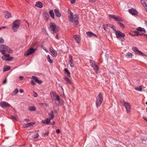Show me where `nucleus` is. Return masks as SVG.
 <instances>
[{
  "mask_svg": "<svg viewBox=\"0 0 147 147\" xmlns=\"http://www.w3.org/2000/svg\"><path fill=\"white\" fill-rule=\"evenodd\" d=\"M103 100V96L102 94L100 93L98 95L96 98V105L97 108L99 107L101 105Z\"/></svg>",
  "mask_w": 147,
  "mask_h": 147,
  "instance_id": "obj_1",
  "label": "nucleus"
},
{
  "mask_svg": "<svg viewBox=\"0 0 147 147\" xmlns=\"http://www.w3.org/2000/svg\"><path fill=\"white\" fill-rule=\"evenodd\" d=\"M69 20L71 22H74L75 24L76 25H77L78 23V15L76 14H75L72 16H68Z\"/></svg>",
  "mask_w": 147,
  "mask_h": 147,
  "instance_id": "obj_2",
  "label": "nucleus"
},
{
  "mask_svg": "<svg viewBox=\"0 0 147 147\" xmlns=\"http://www.w3.org/2000/svg\"><path fill=\"white\" fill-rule=\"evenodd\" d=\"M90 63L91 67L93 68V70L96 73H98L99 72V67L97 65L96 63L93 60H91Z\"/></svg>",
  "mask_w": 147,
  "mask_h": 147,
  "instance_id": "obj_3",
  "label": "nucleus"
},
{
  "mask_svg": "<svg viewBox=\"0 0 147 147\" xmlns=\"http://www.w3.org/2000/svg\"><path fill=\"white\" fill-rule=\"evenodd\" d=\"M116 37L121 41H123L125 40L124 37L125 36V34L119 31H118L115 33Z\"/></svg>",
  "mask_w": 147,
  "mask_h": 147,
  "instance_id": "obj_4",
  "label": "nucleus"
},
{
  "mask_svg": "<svg viewBox=\"0 0 147 147\" xmlns=\"http://www.w3.org/2000/svg\"><path fill=\"white\" fill-rule=\"evenodd\" d=\"M50 94L51 95L52 94L53 95V97H56V98L55 99H54L52 97V96H51V97L52 98V100L58 101V103L57 104L56 103V105H59L60 104V98L59 96L58 95H57L56 94V93L55 92L53 91H51L50 92Z\"/></svg>",
  "mask_w": 147,
  "mask_h": 147,
  "instance_id": "obj_5",
  "label": "nucleus"
},
{
  "mask_svg": "<svg viewBox=\"0 0 147 147\" xmlns=\"http://www.w3.org/2000/svg\"><path fill=\"white\" fill-rule=\"evenodd\" d=\"M50 29L53 31V33H56L59 30V28H56V25L53 22H51L49 24Z\"/></svg>",
  "mask_w": 147,
  "mask_h": 147,
  "instance_id": "obj_6",
  "label": "nucleus"
},
{
  "mask_svg": "<svg viewBox=\"0 0 147 147\" xmlns=\"http://www.w3.org/2000/svg\"><path fill=\"white\" fill-rule=\"evenodd\" d=\"M19 20H16L13 23V26H12V29L13 30L14 32H16L17 31V29L19 27Z\"/></svg>",
  "mask_w": 147,
  "mask_h": 147,
  "instance_id": "obj_7",
  "label": "nucleus"
},
{
  "mask_svg": "<svg viewBox=\"0 0 147 147\" xmlns=\"http://www.w3.org/2000/svg\"><path fill=\"white\" fill-rule=\"evenodd\" d=\"M123 105L125 106L127 112L128 113L130 111L131 108V106L130 104L127 102H126L125 101H123Z\"/></svg>",
  "mask_w": 147,
  "mask_h": 147,
  "instance_id": "obj_8",
  "label": "nucleus"
},
{
  "mask_svg": "<svg viewBox=\"0 0 147 147\" xmlns=\"http://www.w3.org/2000/svg\"><path fill=\"white\" fill-rule=\"evenodd\" d=\"M4 56L2 57V59L7 61H11L13 59V57H10L9 54H7L5 53Z\"/></svg>",
  "mask_w": 147,
  "mask_h": 147,
  "instance_id": "obj_9",
  "label": "nucleus"
},
{
  "mask_svg": "<svg viewBox=\"0 0 147 147\" xmlns=\"http://www.w3.org/2000/svg\"><path fill=\"white\" fill-rule=\"evenodd\" d=\"M0 106L3 108L11 107V105L9 103L5 101H1L0 102Z\"/></svg>",
  "mask_w": 147,
  "mask_h": 147,
  "instance_id": "obj_10",
  "label": "nucleus"
},
{
  "mask_svg": "<svg viewBox=\"0 0 147 147\" xmlns=\"http://www.w3.org/2000/svg\"><path fill=\"white\" fill-rule=\"evenodd\" d=\"M36 49H34L32 48H30L28 50L25 52L24 54L25 56H28L30 54H32L35 52Z\"/></svg>",
  "mask_w": 147,
  "mask_h": 147,
  "instance_id": "obj_11",
  "label": "nucleus"
},
{
  "mask_svg": "<svg viewBox=\"0 0 147 147\" xmlns=\"http://www.w3.org/2000/svg\"><path fill=\"white\" fill-rule=\"evenodd\" d=\"M129 12L134 16H136L138 15V12L134 8H132L128 10Z\"/></svg>",
  "mask_w": 147,
  "mask_h": 147,
  "instance_id": "obj_12",
  "label": "nucleus"
},
{
  "mask_svg": "<svg viewBox=\"0 0 147 147\" xmlns=\"http://www.w3.org/2000/svg\"><path fill=\"white\" fill-rule=\"evenodd\" d=\"M109 17L114 19L115 20L117 21H119L120 20V18L119 17L115 15H109Z\"/></svg>",
  "mask_w": 147,
  "mask_h": 147,
  "instance_id": "obj_13",
  "label": "nucleus"
},
{
  "mask_svg": "<svg viewBox=\"0 0 147 147\" xmlns=\"http://www.w3.org/2000/svg\"><path fill=\"white\" fill-rule=\"evenodd\" d=\"M4 14L6 18H9L11 17V15L10 13L7 11H4Z\"/></svg>",
  "mask_w": 147,
  "mask_h": 147,
  "instance_id": "obj_14",
  "label": "nucleus"
},
{
  "mask_svg": "<svg viewBox=\"0 0 147 147\" xmlns=\"http://www.w3.org/2000/svg\"><path fill=\"white\" fill-rule=\"evenodd\" d=\"M132 50L135 52L136 53H138V54H140L141 55H143V53L141 51L139 50L138 48L136 47H133L132 48Z\"/></svg>",
  "mask_w": 147,
  "mask_h": 147,
  "instance_id": "obj_15",
  "label": "nucleus"
},
{
  "mask_svg": "<svg viewBox=\"0 0 147 147\" xmlns=\"http://www.w3.org/2000/svg\"><path fill=\"white\" fill-rule=\"evenodd\" d=\"M32 78L34 80V81L37 83L40 84L42 83V81L41 80H39L37 77L32 76Z\"/></svg>",
  "mask_w": 147,
  "mask_h": 147,
  "instance_id": "obj_16",
  "label": "nucleus"
},
{
  "mask_svg": "<svg viewBox=\"0 0 147 147\" xmlns=\"http://www.w3.org/2000/svg\"><path fill=\"white\" fill-rule=\"evenodd\" d=\"M86 34L88 36L90 37H92V36H95L96 38L97 37V36L96 34L90 31L87 32Z\"/></svg>",
  "mask_w": 147,
  "mask_h": 147,
  "instance_id": "obj_17",
  "label": "nucleus"
},
{
  "mask_svg": "<svg viewBox=\"0 0 147 147\" xmlns=\"http://www.w3.org/2000/svg\"><path fill=\"white\" fill-rule=\"evenodd\" d=\"M54 11L56 16L58 18L60 17L61 16V14L60 13L58 9H55Z\"/></svg>",
  "mask_w": 147,
  "mask_h": 147,
  "instance_id": "obj_18",
  "label": "nucleus"
},
{
  "mask_svg": "<svg viewBox=\"0 0 147 147\" xmlns=\"http://www.w3.org/2000/svg\"><path fill=\"white\" fill-rule=\"evenodd\" d=\"M73 37L75 39V40L78 43H80V38L78 35H74L73 36Z\"/></svg>",
  "mask_w": 147,
  "mask_h": 147,
  "instance_id": "obj_19",
  "label": "nucleus"
},
{
  "mask_svg": "<svg viewBox=\"0 0 147 147\" xmlns=\"http://www.w3.org/2000/svg\"><path fill=\"white\" fill-rule=\"evenodd\" d=\"M51 120L52 119H50L49 118H47L45 120H42L41 122L43 123H46L47 124H49L50 122V120Z\"/></svg>",
  "mask_w": 147,
  "mask_h": 147,
  "instance_id": "obj_20",
  "label": "nucleus"
},
{
  "mask_svg": "<svg viewBox=\"0 0 147 147\" xmlns=\"http://www.w3.org/2000/svg\"><path fill=\"white\" fill-rule=\"evenodd\" d=\"M69 62L70 64V66L71 67H73L74 66V64L72 63V57L71 55H69Z\"/></svg>",
  "mask_w": 147,
  "mask_h": 147,
  "instance_id": "obj_21",
  "label": "nucleus"
},
{
  "mask_svg": "<svg viewBox=\"0 0 147 147\" xmlns=\"http://www.w3.org/2000/svg\"><path fill=\"white\" fill-rule=\"evenodd\" d=\"M28 110L30 111H36V108L34 106L29 107Z\"/></svg>",
  "mask_w": 147,
  "mask_h": 147,
  "instance_id": "obj_22",
  "label": "nucleus"
},
{
  "mask_svg": "<svg viewBox=\"0 0 147 147\" xmlns=\"http://www.w3.org/2000/svg\"><path fill=\"white\" fill-rule=\"evenodd\" d=\"M49 116L50 117V119H53L54 116L53 114V111L52 110L50 111V113L48 114Z\"/></svg>",
  "mask_w": 147,
  "mask_h": 147,
  "instance_id": "obj_23",
  "label": "nucleus"
},
{
  "mask_svg": "<svg viewBox=\"0 0 147 147\" xmlns=\"http://www.w3.org/2000/svg\"><path fill=\"white\" fill-rule=\"evenodd\" d=\"M35 5L39 8H41L42 7V3L40 1H38L36 3Z\"/></svg>",
  "mask_w": 147,
  "mask_h": 147,
  "instance_id": "obj_24",
  "label": "nucleus"
},
{
  "mask_svg": "<svg viewBox=\"0 0 147 147\" xmlns=\"http://www.w3.org/2000/svg\"><path fill=\"white\" fill-rule=\"evenodd\" d=\"M35 124V123L34 122H31L29 123L25 124L24 127H28L32 126Z\"/></svg>",
  "mask_w": 147,
  "mask_h": 147,
  "instance_id": "obj_25",
  "label": "nucleus"
},
{
  "mask_svg": "<svg viewBox=\"0 0 147 147\" xmlns=\"http://www.w3.org/2000/svg\"><path fill=\"white\" fill-rule=\"evenodd\" d=\"M8 46H7L1 44L0 45V48L1 49H3V50H5L6 51V50Z\"/></svg>",
  "mask_w": 147,
  "mask_h": 147,
  "instance_id": "obj_26",
  "label": "nucleus"
},
{
  "mask_svg": "<svg viewBox=\"0 0 147 147\" xmlns=\"http://www.w3.org/2000/svg\"><path fill=\"white\" fill-rule=\"evenodd\" d=\"M44 19L45 20H48L49 18V15L48 13L45 12L43 13Z\"/></svg>",
  "mask_w": 147,
  "mask_h": 147,
  "instance_id": "obj_27",
  "label": "nucleus"
},
{
  "mask_svg": "<svg viewBox=\"0 0 147 147\" xmlns=\"http://www.w3.org/2000/svg\"><path fill=\"white\" fill-rule=\"evenodd\" d=\"M133 55L132 54L129 52H127L125 55L126 57L127 58H131Z\"/></svg>",
  "mask_w": 147,
  "mask_h": 147,
  "instance_id": "obj_28",
  "label": "nucleus"
},
{
  "mask_svg": "<svg viewBox=\"0 0 147 147\" xmlns=\"http://www.w3.org/2000/svg\"><path fill=\"white\" fill-rule=\"evenodd\" d=\"M110 24H103L102 25V26H103V29L105 30H107V29L109 27L110 28Z\"/></svg>",
  "mask_w": 147,
  "mask_h": 147,
  "instance_id": "obj_29",
  "label": "nucleus"
},
{
  "mask_svg": "<svg viewBox=\"0 0 147 147\" xmlns=\"http://www.w3.org/2000/svg\"><path fill=\"white\" fill-rule=\"evenodd\" d=\"M137 31H140L144 32H146V30L144 28H142L141 27H138L136 29Z\"/></svg>",
  "mask_w": 147,
  "mask_h": 147,
  "instance_id": "obj_30",
  "label": "nucleus"
},
{
  "mask_svg": "<svg viewBox=\"0 0 147 147\" xmlns=\"http://www.w3.org/2000/svg\"><path fill=\"white\" fill-rule=\"evenodd\" d=\"M49 13L50 14L51 17L53 19H54L55 16L54 13L53 12V10H51L49 11Z\"/></svg>",
  "mask_w": 147,
  "mask_h": 147,
  "instance_id": "obj_31",
  "label": "nucleus"
},
{
  "mask_svg": "<svg viewBox=\"0 0 147 147\" xmlns=\"http://www.w3.org/2000/svg\"><path fill=\"white\" fill-rule=\"evenodd\" d=\"M64 79L66 81V82H67V83L70 84H71V81L67 77H65L64 78Z\"/></svg>",
  "mask_w": 147,
  "mask_h": 147,
  "instance_id": "obj_32",
  "label": "nucleus"
},
{
  "mask_svg": "<svg viewBox=\"0 0 147 147\" xmlns=\"http://www.w3.org/2000/svg\"><path fill=\"white\" fill-rule=\"evenodd\" d=\"M141 3L143 5L144 7H147V4L145 2L144 0H141Z\"/></svg>",
  "mask_w": 147,
  "mask_h": 147,
  "instance_id": "obj_33",
  "label": "nucleus"
},
{
  "mask_svg": "<svg viewBox=\"0 0 147 147\" xmlns=\"http://www.w3.org/2000/svg\"><path fill=\"white\" fill-rule=\"evenodd\" d=\"M47 59L49 63H53V61L51 59L50 55H47Z\"/></svg>",
  "mask_w": 147,
  "mask_h": 147,
  "instance_id": "obj_34",
  "label": "nucleus"
},
{
  "mask_svg": "<svg viewBox=\"0 0 147 147\" xmlns=\"http://www.w3.org/2000/svg\"><path fill=\"white\" fill-rule=\"evenodd\" d=\"M64 70L65 72L67 74V76L69 77H70V74L68 69H67L65 68L64 69Z\"/></svg>",
  "mask_w": 147,
  "mask_h": 147,
  "instance_id": "obj_35",
  "label": "nucleus"
},
{
  "mask_svg": "<svg viewBox=\"0 0 147 147\" xmlns=\"http://www.w3.org/2000/svg\"><path fill=\"white\" fill-rule=\"evenodd\" d=\"M110 28H112L113 30L115 32V33L116 32H117L118 31H117L115 29V26L113 25L110 24Z\"/></svg>",
  "mask_w": 147,
  "mask_h": 147,
  "instance_id": "obj_36",
  "label": "nucleus"
},
{
  "mask_svg": "<svg viewBox=\"0 0 147 147\" xmlns=\"http://www.w3.org/2000/svg\"><path fill=\"white\" fill-rule=\"evenodd\" d=\"M10 69V67L9 66H7L6 67H4L3 69V71L4 72L8 71Z\"/></svg>",
  "mask_w": 147,
  "mask_h": 147,
  "instance_id": "obj_37",
  "label": "nucleus"
},
{
  "mask_svg": "<svg viewBox=\"0 0 147 147\" xmlns=\"http://www.w3.org/2000/svg\"><path fill=\"white\" fill-rule=\"evenodd\" d=\"M6 52H8L9 53H13V51L8 47L7 48L6 50Z\"/></svg>",
  "mask_w": 147,
  "mask_h": 147,
  "instance_id": "obj_38",
  "label": "nucleus"
},
{
  "mask_svg": "<svg viewBox=\"0 0 147 147\" xmlns=\"http://www.w3.org/2000/svg\"><path fill=\"white\" fill-rule=\"evenodd\" d=\"M118 24L119 25L120 27L122 28H123L124 27V25L122 23L118 22Z\"/></svg>",
  "mask_w": 147,
  "mask_h": 147,
  "instance_id": "obj_39",
  "label": "nucleus"
},
{
  "mask_svg": "<svg viewBox=\"0 0 147 147\" xmlns=\"http://www.w3.org/2000/svg\"><path fill=\"white\" fill-rule=\"evenodd\" d=\"M134 32L136 34V35L137 36L142 35V33L140 34L138 31H136Z\"/></svg>",
  "mask_w": 147,
  "mask_h": 147,
  "instance_id": "obj_40",
  "label": "nucleus"
},
{
  "mask_svg": "<svg viewBox=\"0 0 147 147\" xmlns=\"http://www.w3.org/2000/svg\"><path fill=\"white\" fill-rule=\"evenodd\" d=\"M51 53L55 57H56L57 55V53L55 51V50L54 51H52V52H51Z\"/></svg>",
  "mask_w": 147,
  "mask_h": 147,
  "instance_id": "obj_41",
  "label": "nucleus"
},
{
  "mask_svg": "<svg viewBox=\"0 0 147 147\" xmlns=\"http://www.w3.org/2000/svg\"><path fill=\"white\" fill-rule=\"evenodd\" d=\"M135 89L138 91H142V89L140 87H139L138 88H136Z\"/></svg>",
  "mask_w": 147,
  "mask_h": 147,
  "instance_id": "obj_42",
  "label": "nucleus"
},
{
  "mask_svg": "<svg viewBox=\"0 0 147 147\" xmlns=\"http://www.w3.org/2000/svg\"><path fill=\"white\" fill-rule=\"evenodd\" d=\"M39 136V135L38 133L36 134L35 135L33 136V138L34 139L38 138Z\"/></svg>",
  "mask_w": 147,
  "mask_h": 147,
  "instance_id": "obj_43",
  "label": "nucleus"
},
{
  "mask_svg": "<svg viewBox=\"0 0 147 147\" xmlns=\"http://www.w3.org/2000/svg\"><path fill=\"white\" fill-rule=\"evenodd\" d=\"M6 51L5 50H3V49H1L0 48V52L4 55L5 53V52Z\"/></svg>",
  "mask_w": 147,
  "mask_h": 147,
  "instance_id": "obj_44",
  "label": "nucleus"
},
{
  "mask_svg": "<svg viewBox=\"0 0 147 147\" xmlns=\"http://www.w3.org/2000/svg\"><path fill=\"white\" fill-rule=\"evenodd\" d=\"M11 119L13 120H17V117L15 116H12L11 117Z\"/></svg>",
  "mask_w": 147,
  "mask_h": 147,
  "instance_id": "obj_45",
  "label": "nucleus"
},
{
  "mask_svg": "<svg viewBox=\"0 0 147 147\" xmlns=\"http://www.w3.org/2000/svg\"><path fill=\"white\" fill-rule=\"evenodd\" d=\"M4 42V40L1 37L0 38V43H3Z\"/></svg>",
  "mask_w": 147,
  "mask_h": 147,
  "instance_id": "obj_46",
  "label": "nucleus"
},
{
  "mask_svg": "<svg viewBox=\"0 0 147 147\" xmlns=\"http://www.w3.org/2000/svg\"><path fill=\"white\" fill-rule=\"evenodd\" d=\"M18 92V90L17 88H16L14 91V94L15 95Z\"/></svg>",
  "mask_w": 147,
  "mask_h": 147,
  "instance_id": "obj_47",
  "label": "nucleus"
},
{
  "mask_svg": "<svg viewBox=\"0 0 147 147\" xmlns=\"http://www.w3.org/2000/svg\"><path fill=\"white\" fill-rule=\"evenodd\" d=\"M33 94L34 96L35 97H36L38 96L37 93L35 92H33Z\"/></svg>",
  "mask_w": 147,
  "mask_h": 147,
  "instance_id": "obj_48",
  "label": "nucleus"
},
{
  "mask_svg": "<svg viewBox=\"0 0 147 147\" xmlns=\"http://www.w3.org/2000/svg\"><path fill=\"white\" fill-rule=\"evenodd\" d=\"M56 133L57 134H59L60 133V131L59 129H58L56 130Z\"/></svg>",
  "mask_w": 147,
  "mask_h": 147,
  "instance_id": "obj_49",
  "label": "nucleus"
},
{
  "mask_svg": "<svg viewBox=\"0 0 147 147\" xmlns=\"http://www.w3.org/2000/svg\"><path fill=\"white\" fill-rule=\"evenodd\" d=\"M31 83L33 85H35V83L34 81L33 80H31Z\"/></svg>",
  "mask_w": 147,
  "mask_h": 147,
  "instance_id": "obj_50",
  "label": "nucleus"
},
{
  "mask_svg": "<svg viewBox=\"0 0 147 147\" xmlns=\"http://www.w3.org/2000/svg\"><path fill=\"white\" fill-rule=\"evenodd\" d=\"M50 50L51 53L52 52V51H54L55 50L52 47H50Z\"/></svg>",
  "mask_w": 147,
  "mask_h": 147,
  "instance_id": "obj_51",
  "label": "nucleus"
},
{
  "mask_svg": "<svg viewBox=\"0 0 147 147\" xmlns=\"http://www.w3.org/2000/svg\"><path fill=\"white\" fill-rule=\"evenodd\" d=\"M141 140L142 142H144V141L146 142V141L145 137H144L143 139H142L141 138Z\"/></svg>",
  "mask_w": 147,
  "mask_h": 147,
  "instance_id": "obj_52",
  "label": "nucleus"
},
{
  "mask_svg": "<svg viewBox=\"0 0 147 147\" xmlns=\"http://www.w3.org/2000/svg\"><path fill=\"white\" fill-rule=\"evenodd\" d=\"M76 0H71V3L72 4L74 3L75 2Z\"/></svg>",
  "mask_w": 147,
  "mask_h": 147,
  "instance_id": "obj_53",
  "label": "nucleus"
},
{
  "mask_svg": "<svg viewBox=\"0 0 147 147\" xmlns=\"http://www.w3.org/2000/svg\"><path fill=\"white\" fill-rule=\"evenodd\" d=\"M69 11L70 12V16H73V13L71 12L70 11Z\"/></svg>",
  "mask_w": 147,
  "mask_h": 147,
  "instance_id": "obj_54",
  "label": "nucleus"
},
{
  "mask_svg": "<svg viewBox=\"0 0 147 147\" xmlns=\"http://www.w3.org/2000/svg\"><path fill=\"white\" fill-rule=\"evenodd\" d=\"M55 38L57 40H59V37L58 34H57V35L55 36Z\"/></svg>",
  "mask_w": 147,
  "mask_h": 147,
  "instance_id": "obj_55",
  "label": "nucleus"
},
{
  "mask_svg": "<svg viewBox=\"0 0 147 147\" xmlns=\"http://www.w3.org/2000/svg\"><path fill=\"white\" fill-rule=\"evenodd\" d=\"M96 0H89L90 2L92 3L95 2Z\"/></svg>",
  "mask_w": 147,
  "mask_h": 147,
  "instance_id": "obj_56",
  "label": "nucleus"
},
{
  "mask_svg": "<svg viewBox=\"0 0 147 147\" xmlns=\"http://www.w3.org/2000/svg\"><path fill=\"white\" fill-rule=\"evenodd\" d=\"M49 134V132L46 133L44 134V136H47Z\"/></svg>",
  "mask_w": 147,
  "mask_h": 147,
  "instance_id": "obj_57",
  "label": "nucleus"
},
{
  "mask_svg": "<svg viewBox=\"0 0 147 147\" xmlns=\"http://www.w3.org/2000/svg\"><path fill=\"white\" fill-rule=\"evenodd\" d=\"M7 82V80H6V79L5 80H4L3 82V84H5Z\"/></svg>",
  "mask_w": 147,
  "mask_h": 147,
  "instance_id": "obj_58",
  "label": "nucleus"
},
{
  "mask_svg": "<svg viewBox=\"0 0 147 147\" xmlns=\"http://www.w3.org/2000/svg\"><path fill=\"white\" fill-rule=\"evenodd\" d=\"M24 77L22 76H20L19 78L21 80H22L23 79Z\"/></svg>",
  "mask_w": 147,
  "mask_h": 147,
  "instance_id": "obj_59",
  "label": "nucleus"
},
{
  "mask_svg": "<svg viewBox=\"0 0 147 147\" xmlns=\"http://www.w3.org/2000/svg\"><path fill=\"white\" fill-rule=\"evenodd\" d=\"M144 119L147 122V119L144 117H143Z\"/></svg>",
  "mask_w": 147,
  "mask_h": 147,
  "instance_id": "obj_60",
  "label": "nucleus"
},
{
  "mask_svg": "<svg viewBox=\"0 0 147 147\" xmlns=\"http://www.w3.org/2000/svg\"><path fill=\"white\" fill-rule=\"evenodd\" d=\"M20 92L21 93H22L23 92V90H22L20 89Z\"/></svg>",
  "mask_w": 147,
  "mask_h": 147,
  "instance_id": "obj_61",
  "label": "nucleus"
},
{
  "mask_svg": "<svg viewBox=\"0 0 147 147\" xmlns=\"http://www.w3.org/2000/svg\"><path fill=\"white\" fill-rule=\"evenodd\" d=\"M44 49V50H45V51L46 52H48V51L47 50V49L46 48Z\"/></svg>",
  "mask_w": 147,
  "mask_h": 147,
  "instance_id": "obj_62",
  "label": "nucleus"
},
{
  "mask_svg": "<svg viewBox=\"0 0 147 147\" xmlns=\"http://www.w3.org/2000/svg\"><path fill=\"white\" fill-rule=\"evenodd\" d=\"M142 35L147 36V34H145L144 33H142Z\"/></svg>",
  "mask_w": 147,
  "mask_h": 147,
  "instance_id": "obj_63",
  "label": "nucleus"
},
{
  "mask_svg": "<svg viewBox=\"0 0 147 147\" xmlns=\"http://www.w3.org/2000/svg\"><path fill=\"white\" fill-rule=\"evenodd\" d=\"M55 124V123L54 121H53V123H51V124L52 125H54Z\"/></svg>",
  "mask_w": 147,
  "mask_h": 147,
  "instance_id": "obj_64",
  "label": "nucleus"
}]
</instances>
